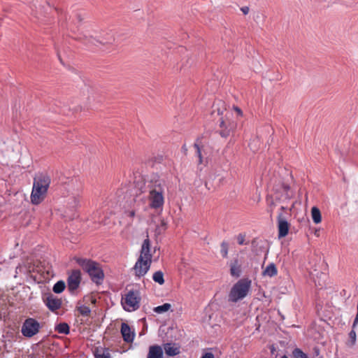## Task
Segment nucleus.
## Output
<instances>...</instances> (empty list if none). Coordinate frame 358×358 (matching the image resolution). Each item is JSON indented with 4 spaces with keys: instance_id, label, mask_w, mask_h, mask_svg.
Instances as JSON below:
<instances>
[{
    "instance_id": "obj_17",
    "label": "nucleus",
    "mask_w": 358,
    "mask_h": 358,
    "mask_svg": "<svg viewBox=\"0 0 358 358\" xmlns=\"http://www.w3.org/2000/svg\"><path fill=\"white\" fill-rule=\"evenodd\" d=\"M163 350L168 356H175L180 353L179 348L176 347L175 344L167 343L164 344Z\"/></svg>"
},
{
    "instance_id": "obj_40",
    "label": "nucleus",
    "mask_w": 358,
    "mask_h": 358,
    "mask_svg": "<svg viewBox=\"0 0 358 358\" xmlns=\"http://www.w3.org/2000/svg\"><path fill=\"white\" fill-rule=\"evenodd\" d=\"M283 187H284V189H285V191H288V190L289 189V185H285L283 186Z\"/></svg>"
},
{
    "instance_id": "obj_9",
    "label": "nucleus",
    "mask_w": 358,
    "mask_h": 358,
    "mask_svg": "<svg viewBox=\"0 0 358 358\" xmlns=\"http://www.w3.org/2000/svg\"><path fill=\"white\" fill-rule=\"evenodd\" d=\"M220 120V134L222 137L227 138L236 129V123L233 121L224 120L222 117Z\"/></svg>"
},
{
    "instance_id": "obj_11",
    "label": "nucleus",
    "mask_w": 358,
    "mask_h": 358,
    "mask_svg": "<svg viewBox=\"0 0 358 358\" xmlns=\"http://www.w3.org/2000/svg\"><path fill=\"white\" fill-rule=\"evenodd\" d=\"M278 236L279 238L285 237L287 235L289 231V224L282 214L280 213L278 216Z\"/></svg>"
},
{
    "instance_id": "obj_8",
    "label": "nucleus",
    "mask_w": 358,
    "mask_h": 358,
    "mask_svg": "<svg viewBox=\"0 0 358 358\" xmlns=\"http://www.w3.org/2000/svg\"><path fill=\"white\" fill-rule=\"evenodd\" d=\"M81 281V273L79 270H73L67 278V287L70 292L76 291Z\"/></svg>"
},
{
    "instance_id": "obj_20",
    "label": "nucleus",
    "mask_w": 358,
    "mask_h": 358,
    "mask_svg": "<svg viewBox=\"0 0 358 358\" xmlns=\"http://www.w3.org/2000/svg\"><path fill=\"white\" fill-rule=\"evenodd\" d=\"M277 273V268L273 263H270L262 272L263 275L268 277H273L276 275Z\"/></svg>"
},
{
    "instance_id": "obj_19",
    "label": "nucleus",
    "mask_w": 358,
    "mask_h": 358,
    "mask_svg": "<svg viewBox=\"0 0 358 358\" xmlns=\"http://www.w3.org/2000/svg\"><path fill=\"white\" fill-rule=\"evenodd\" d=\"M230 274L236 278H238L241 274V266L237 259H235L230 264Z\"/></svg>"
},
{
    "instance_id": "obj_6",
    "label": "nucleus",
    "mask_w": 358,
    "mask_h": 358,
    "mask_svg": "<svg viewBox=\"0 0 358 358\" xmlns=\"http://www.w3.org/2000/svg\"><path fill=\"white\" fill-rule=\"evenodd\" d=\"M39 322L35 319L29 317L23 322L21 332L24 336L31 338L39 331Z\"/></svg>"
},
{
    "instance_id": "obj_12",
    "label": "nucleus",
    "mask_w": 358,
    "mask_h": 358,
    "mask_svg": "<svg viewBox=\"0 0 358 358\" xmlns=\"http://www.w3.org/2000/svg\"><path fill=\"white\" fill-rule=\"evenodd\" d=\"M152 254L150 253V241L148 238H145L141 245V254L138 258L145 260H152Z\"/></svg>"
},
{
    "instance_id": "obj_16",
    "label": "nucleus",
    "mask_w": 358,
    "mask_h": 358,
    "mask_svg": "<svg viewBox=\"0 0 358 358\" xmlns=\"http://www.w3.org/2000/svg\"><path fill=\"white\" fill-rule=\"evenodd\" d=\"M84 37L87 38L88 43L94 45H96V43H111L114 41L113 36L110 35H108L107 37L101 36L99 38H95L92 36H89L88 38V36L85 35H84Z\"/></svg>"
},
{
    "instance_id": "obj_27",
    "label": "nucleus",
    "mask_w": 358,
    "mask_h": 358,
    "mask_svg": "<svg viewBox=\"0 0 358 358\" xmlns=\"http://www.w3.org/2000/svg\"><path fill=\"white\" fill-rule=\"evenodd\" d=\"M76 308L78 311V313L82 315V316H84V317H87L90 315V313H91V310L90 308L87 306H85V305H78L76 306Z\"/></svg>"
},
{
    "instance_id": "obj_13",
    "label": "nucleus",
    "mask_w": 358,
    "mask_h": 358,
    "mask_svg": "<svg viewBox=\"0 0 358 358\" xmlns=\"http://www.w3.org/2000/svg\"><path fill=\"white\" fill-rule=\"evenodd\" d=\"M121 334L124 341L127 343L133 342L135 336L134 331L131 330L130 327L127 323H122L121 325Z\"/></svg>"
},
{
    "instance_id": "obj_23",
    "label": "nucleus",
    "mask_w": 358,
    "mask_h": 358,
    "mask_svg": "<svg viewBox=\"0 0 358 358\" xmlns=\"http://www.w3.org/2000/svg\"><path fill=\"white\" fill-rule=\"evenodd\" d=\"M55 330L59 334H69V326L65 322L59 323L55 327Z\"/></svg>"
},
{
    "instance_id": "obj_36",
    "label": "nucleus",
    "mask_w": 358,
    "mask_h": 358,
    "mask_svg": "<svg viewBox=\"0 0 358 358\" xmlns=\"http://www.w3.org/2000/svg\"><path fill=\"white\" fill-rule=\"evenodd\" d=\"M201 358H215L214 355L211 352H206Z\"/></svg>"
},
{
    "instance_id": "obj_39",
    "label": "nucleus",
    "mask_w": 358,
    "mask_h": 358,
    "mask_svg": "<svg viewBox=\"0 0 358 358\" xmlns=\"http://www.w3.org/2000/svg\"><path fill=\"white\" fill-rule=\"evenodd\" d=\"M182 150H183V152H185V154L187 153V146L186 145H183L182 147Z\"/></svg>"
},
{
    "instance_id": "obj_2",
    "label": "nucleus",
    "mask_w": 358,
    "mask_h": 358,
    "mask_svg": "<svg viewBox=\"0 0 358 358\" xmlns=\"http://www.w3.org/2000/svg\"><path fill=\"white\" fill-rule=\"evenodd\" d=\"M50 183L51 178L48 174L45 173L36 174L30 195L32 204L38 205L45 199Z\"/></svg>"
},
{
    "instance_id": "obj_14",
    "label": "nucleus",
    "mask_w": 358,
    "mask_h": 358,
    "mask_svg": "<svg viewBox=\"0 0 358 358\" xmlns=\"http://www.w3.org/2000/svg\"><path fill=\"white\" fill-rule=\"evenodd\" d=\"M147 358H164V352L162 346L152 345L149 347Z\"/></svg>"
},
{
    "instance_id": "obj_32",
    "label": "nucleus",
    "mask_w": 358,
    "mask_h": 358,
    "mask_svg": "<svg viewBox=\"0 0 358 358\" xmlns=\"http://www.w3.org/2000/svg\"><path fill=\"white\" fill-rule=\"evenodd\" d=\"M220 253L223 257H227L228 254V244L226 242H222L221 244Z\"/></svg>"
},
{
    "instance_id": "obj_22",
    "label": "nucleus",
    "mask_w": 358,
    "mask_h": 358,
    "mask_svg": "<svg viewBox=\"0 0 358 358\" xmlns=\"http://www.w3.org/2000/svg\"><path fill=\"white\" fill-rule=\"evenodd\" d=\"M141 200H142V198H138V196L136 199H134V202L136 203V207H134L131 210H128L125 211V214L127 215V216L133 218L135 216L136 212H138L140 209L138 206H139V203Z\"/></svg>"
},
{
    "instance_id": "obj_29",
    "label": "nucleus",
    "mask_w": 358,
    "mask_h": 358,
    "mask_svg": "<svg viewBox=\"0 0 358 358\" xmlns=\"http://www.w3.org/2000/svg\"><path fill=\"white\" fill-rule=\"evenodd\" d=\"M293 358H308L307 354L303 352L300 348H294L292 351Z\"/></svg>"
},
{
    "instance_id": "obj_31",
    "label": "nucleus",
    "mask_w": 358,
    "mask_h": 358,
    "mask_svg": "<svg viewBox=\"0 0 358 358\" xmlns=\"http://www.w3.org/2000/svg\"><path fill=\"white\" fill-rule=\"evenodd\" d=\"M220 103V101H219V103L213 104V111H212V115H214L215 113H217V116H220V115H221L222 114L223 110L219 106Z\"/></svg>"
},
{
    "instance_id": "obj_24",
    "label": "nucleus",
    "mask_w": 358,
    "mask_h": 358,
    "mask_svg": "<svg viewBox=\"0 0 358 358\" xmlns=\"http://www.w3.org/2000/svg\"><path fill=\"white\" fill-rule=\"evenodd\" d=\"M65 287V282L63 280H59L54 285L52 291L56 294H60L64 290Z\"/></svg>"
},
{
    "instance_id": "obj_18",
    "label": "nucleus",
    "mask_w": 358,
    "mask_h": 358,
    "mask_svg": "<svg viewBox=\"0 0 358 358\" xmlns=\"http://www.w3.org/2000/svg\"><path fill=\"white\" fill-rule=\"evenodd\" d=\"M95 358H111L108 348H96L94 352Z\"/></svg>"
},
{
    "instance_id": "obj_3",
    "label": "nucleus",
    "mask_w": 358,
    "mask_h": 358,
    "mask_svg": "<svg viewBox=\"0 0 358 358\" xmlns=\"http://www.w3.org/2000/svg\"><path fill=\"white\" fill-rule=\"evenodd\" d=\"M76 262L88 273L91 280L96 285H100L104 278L103 270L99 264L90 259L78 258Z\"/></svg>"
},
{
    "instance_id": "obj_30",
    "label": "nucleus",
    "mask_w": 358,
    "mask_h": 358,
    "mask_svg": "<svg viewBox=\"0 0 358 358\" xmlns=\"http://www.w3.org/2000/svg\"><path fill=\"white\" fill-rule=\"evenodd\" d=\"M68 203L72 208L78 206L80 203V197L78 194H76V195H73V196L70 197L69 199Z\"/></svg>"
},
{
    "instance_id": "obj_7",
    "label": "nucleus",
    "mask_w": 358,
    "mask_h": 358,
    "mask_svg": "<svg viewBox=\"0 0 358 358\" xmlns=\"http://www.w3.org/2000/svg\"><path fill=\"white\" fill-rule=\"evenodd\" d=\"M152 260H145L142 258H138L135 263L133 270L136 279L143 277L149 271Z\"/></svg>"
},
{
    "instance_id": "obj_21",
    "label": "nucleus",
    "mask_w": 358,
    "mask_h": 358,
    "mask_svg": "<svg viewBox=\"0 0 358 358\" xmlns=\"http://www.w3.org/2000/svg\"><path fill=\"white\" fill-rule=\"evenodd\" d=\"M311 215H312L313 221L315 224H318V223L321 222L322 216H321L320 210H319L318 208H317L315 206L312 208Z\"/></svg>"
},
{
    "instance_id": "obj_5",
    "label": "nucleus",
    "mask_w": 358,
    "mask_h": 358,
    "mask_svg": "<svg viewBox=\"0 0 358 358\" xmlns=\"http://www.w3.org/2000/svg\"><path fill=\"white\" fill-rule=\"evenodd\" d=\"M141 296L138 291H129L122 299L123 308L129 312L138 309L140 306Z\"/></svg>"
},
{
    "instance_id": "obj_33",
    "label": "nucleus",
    "mask_w": 358,
    "mask_h": 358,
    "mask_svg": "<svg viewBox=\"0 0 358 358\" xmlns=\"http://www.w3.org/2000/svg\"><path fill=\"white\" fill-rule=\"evenodd\" d=\"M311 358H323L320 355V350L318 347L315 346L313 348Z\"/></svg>"
},
{
    "instance_id": "obj_26",
    "label": "nucleus",
    "mask_w": 358,
    "mask_h": 358,
    "mask_svg": "<svg viewBox=\"0 0 358 358\" xmlns=\"http://www.w3.org/2000/svg\"><path fill=\"white\" fill-rule=\"evenodd\" d=\"M199 143H200V138H198L194 144V147L196 149V155L199 159V164H201L203 163V157H202L201 149L199 145Z\"/></svg>"
},
{
    "instance_id": "obj_1",
    "label": "nucleus",
    "mask_w": 358,
    "mask_h": 358,
    "mask_svg": "<svg viewBox=\"0 0 358 358\" xmlns=\"http://www.w3.org/2000/svg\"><path fill=\"white\" fill-rule=\"evenodd\" d=\"M142 192L148 193V206L155 210L162 209L164 204V182L155 176L144 183Z\"/></svg>"
},
{
    "instance_id": "obj_34",
    "label": "nucleus",
    "mask_w": 358,
    "mask_h": 358,
    "mask_svg": "<svg viewBox=\"0 0 358 358\" xmlns=\"http://www.w3.org/2000/svg\"><path fill=\"white\" fill-rule=\"evenodd\" d=\"M245 236L243 234H239L237 236L238 243L241 245L245 244Z\"/></svg>"
},
{
    "instance_id": "obj_35",
    "label": "nucleus",
    "mask_w": 358,
    "mask_h": 358,
    "mask_svg": "<svg viewBox=\"0 0 358 358\" xmlns=\"http://www.w3.org/2000/svg\"><path fill=\"white\" fill-rule=\"evenodd\" d=\"M266 201H267L268 205L269 208H270L269 210L271 212V214H272V213L273 211V208L275 207V203L273 201V199H270L268 197L267 198Z\"/></svg>"
},
{
    "instance_id": "obj_42",
    "label": "nucleus",
    "mask_w": 358,
    "mask_h": 358,
    "mask_svg": "<svg viewBox=\"0 0 358 358\" xmlns=\"http://www.w3.org/2000/svg\"><path fill=\"white\" fill-rule=\"evenodd\" d=\"M281 358H288V357L286 355H283Z\"/></svg>"
},
{
    "instance_id": "obj_28",
    "label": "nucleus",
    "mask_w": 358,
    "mask_h": 358,
    "mask_svg": "<svg viewBox=\"0 0 358 358\" xmlns=\"http://www.w3.org/2000/svg\"><path fill=\"white\" fill-rule=\"evenodd\" d=\"M171 306L170 303H165L161 306L154 308L153 310L157 314H162L168 311L171 308Z\"/></svg>"
},
{
    "instance_id": "obj_25",
    "label": "nucleus",
    "mask_w": 358,
    "mask_h": 358,
    "mask_svg": "<svg viewBox=\"0 0 358 358\" xmlns=\"http://www.w3.org/2000/svg\"><path fill=\"white\" fill-rule=\"evenodd\" d=\"M152 280L159 285H163L164 283L163 272L161 271L155 272L152 275Z\"/></svg>"
},
{
    "instance_id": "obj_15",
    "label": "nucleus",
    "mask_w": 358,
    "mask_h": 358,
    "mask_svg": "<svg viewBox=\"0 0 358 358\" xmlns=\"http://www.w3.org/2000/svg\"><path fill=\"white\" fill-rule=\"evenodd\" d=\"M72 17L71 22L68 23V28L72 31L76 32V29L78 28L83 17L81 13H76Z\"/></svg>"
},
{
    "instance_id": "obj_41",
    "label": "nucleus",
    "mask_w": 358,
    "mask_h": 358,
    "mask_svg": "<svg viewBox=\"0 0 358 358\" xmlns=\"http://www.w3.org/2000/svg\"><path fill=\"white\" fill-rule=\"evenodd\" d=\"M280 209L284 210L285 209V208L284 206H281Z\"/></svg>"
},
{
    "instance_id": "obj_38",
    "label": "nucleus",
    "mask_w": 358,
    "mask_h": 358,
    "mask_svg": "<svg viewBox=\"0 0 358 358\" xmlns=\"http://www.w3.org/2000/svg\"><path fill=\"white\" fill-rule=\"evenodd\" d=\"M235 110L237 112L238 115H242V111H241V110L240 108L236 107L235 108Z\"/></svg>"
},
{
    "instance_id": "obj_37",
    "label": "nucleus",
    "mask_w": 358,
    "mask_h": 358,
    "mask_svg": "<svg viewBox=\"0 0 358 358\" xmlns=\"http://www.w3.org/2000/svg\"><path fill=\"white\" fill-rule=\"evenodd\" d=\"M241 10L243 12L244 15H247L249 13L250 8L248 6H243L241 8Z\"/></svg>"
},
{
    "instance_id": "obj_4",
    "label": "nucleus",
    "mask_w": 358,
    "mask_h": 358,
    "mask_svg": "<svg viewBox=\"0 0 358 358\" xmlns=\"http://www.w3.org/2000/svg\"><path fill=\"white\" fill-rule=\"evenodd\" d=\"M251 285L252 280L248 278L238 280L229 292V301L236 303L245 298L250 291Z\"/></svg>"
},
{
    "instance_id": "obj_10",
    "label": "nucleus",
    "mask_w": 358,
    "mask_h": 358,
    "mask_svg": "<svg viewBox=\"0 0 358 358\" xmlns=\"http://www.w3.org/2000/svg\"><path fill=\"white\" fill-rule=\"evenodd\" d=\"M43 301L48 308L52 312L59 310L62 304V300L52 294H50L44 297Z\"/></svg>"
}]
</instances>
